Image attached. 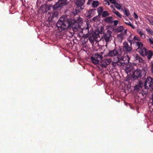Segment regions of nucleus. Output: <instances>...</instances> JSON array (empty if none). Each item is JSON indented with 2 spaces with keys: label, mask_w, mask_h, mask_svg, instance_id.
<instances>
[{
  "label": "nucleus",
  "mask_w": 153,
  "mask_h": 153,
  "mask_svg": "<svg viewBox=\"0 0 153 153\" xmlns=\"http://www.w3.org/2000/svg\"><path fill=\"white\" fill-rule=\"evenodd\" d=\"M125 13L127 16H129L130 14L129 11L126 10H125Z\"/></svg>",
  "instance_id": "nucleus-33"
},
{
  "label": "nucleus",
  "mask_w": 153,
  "mask_h": 153,
  "mask_svg": "<svg viewBox=\"0 0 153 153\" xmlns=\"http://www.w3.org/2000/svg\"><path fill=\"white\" fill-rule=\"evenodd\" d=\"M110 7L113 9V10L114 9V7H113V6L112 5H111L110 6Z\"/></svg>",
  "instance_id": "nucleus-47"
},
{
  "label": "nucleus",
  "mask_w": 153,
  "mask_h": 153,
  "mask_svg": "<svg viewBox=\"0 0 153 153\" xmlns=\"http://www.w3.org/2000/svg\"><path fill=\"white\" fill-rule=\"evenodd\" d=\"M137 32L139 33V34L140 35V36H141V35L143 34V31L140 29L137 30Z\"/></svg>",
  "instance_id": "nucleus-34"
},
{
  "label": "nucleus",
  "mask_w": 153,
  "mask_h": 153,
  "mask_svg": "<svg viewBox=\"0 0 153 153\" xmlns=\"http://www.w3.org/2000/svg\"><path fill=\"white\" fill-rule=\"evenodd\" d=\"M104 4L105 5H110V3L109 2L106 0H105L104 1Z\"/></svg>",
  "instance_id": "nucleus-36"
},
{
  "label": "nucleus",
  "mask_w": 153,
  "mask_h": 153,
  "mask_svg": "<svg viewBox=\"0 0 153 153\" xmlns=\"http://www.w3.org/2000/svg\"><path fill=\"white\" fill-rule=\"evenodd\" d=\"M94 11L93 10H91L85 13V16L87 17L88 18H90L93 16L94 14L93 12Z\"/></svg>",
  "instance_id": "nucleus-17"
},
{
  "label": "nucleus",
  "mask_w": 153,
  "mask_h": 153,
  "mask_svg": "<svg viewBox=\"0 0 153 153\" xmlns=\"http://www.w3.org/2000/svg\"><path fill=\"white\" fill-rule=\"evenodd\" d=\"M103 53L102 52H101V53H97L93 55L91 58L92 62L95 65L98 64L99 62L102 59V55Z\"/></svg>",
  "instance_id": "nucleus-4"
},
{
  "label": "nucleus",
  "mask_w": 153,
  "mask_h": 153,
  "mask_svg": "<svg viewBox=\"0 0 153 153\" xmlns=\"http://www.w3.org/2000/svg\"><path fill=\"white\" fill-rule=\"evenodd\" d=\"M143 87V83L141 81H140L138 85L135 86L134 87V90L138 91L140 88Z\"/></svg>",
  "instance_id": "nucleus-16"
},
{
  "label": "nucleus",
  "mask_w": 153,
  "mask_h": 153,
  "mask_svg": "<svg viewBox=\"0 0 153 153\" xmlns=\"http://www.w3.org/2000/svg\"><path fill=\"white\" fill-rule=\"evenodd\" d=\"M134 57L135 60L138 61L142 63L144 62V60L138 54L135 55L134 56Z\"/></svg>",
  "instance_id": "nucleus-18"
},
{
  "label": "nucleus",
  "mask_w": 153,
  "mask_h": 153,
  "mask_svg": "<svg viewBox=\"0 0 153 153\" xmlns=\"http://www.w3.org/2000/svg\"><path fill=\"white\" fill-rule=\"evenodd\" d=\"M126 30H125L124 32H122V33L118 34L117 35V37L119 38V39L122 40L123 39V35L126 34Z\"/></svg>",
  "instance_id": "nucleus-20"
},
{
  "label": "nucleus",
  "mask_w": 153,
  "mask_h": 153,
  "mask_svg": "<svg viewBox=\"0 0 153 153\" xmlns=\"http://www.w3.org/2000/svg\"><path fill=\"white\" fill-rule=\"evenodd\" d=\"M118 23V21L117 20H115L114 21V24L115 26L117 25Z\"/></svg>",
  "instance_id": "nucleus-38"
},
{
  "label": "nucleus",
  "mask_w": 153,
  "mask_h": 153,
  "mask_svg": "<svg viewBox=\"0 0 153 153\" xmlns=\"http://www.w3.org/2000/svg\"><path fill=\"white\" fill-rule=\"evenodd\" d=\"M103 8L101 7H99L98 8L97 11L99 13H101L103 11Z\"/></svg>",
  "instance_id": "nucleus-28"
},
{
  "label": "nucleus",
  "mask_w": 153,
  "mask_h": 153,
  "mask_svg": "<svg viewBox=\"0 0 153 153\" xmlns=\"http://www.w3.org/2000/svg\"><path fill=\"white\" fill-rule=\"evenodd\" d=\"M104 20L106 22L109 24H111L113 23V19L112 17L109 16L105 18L104 19Z\"/></svg>",
  "instance_id": "nucleus-14"
},
{
  "label": "nucleus",
  "mask_w": 153,
  "mask_h": 153,
  "mask_svg": "<svg viewBox=\"0 0 153 153\" xmlns=\"http://www.w3.org/2000/svg\"><path fill=\"white\" fill-rule=\"evenodd\" d=\"M133 39L134 40H137L138 41H140V39L136 36H134V37Z\"/></svg>",
  "instance_id": "nucleus-35"
},
{
  "label": "nucleus",
  "mask_w": 153,
  "mask_h": 153,
  "mask_svg": "<svg viewBox=\"0 0 153 153\" xmlns=\"http://www.w3.org/2000/svg\"><path fill=\"white\" fill-rule=\"evenodd\" d=\"M142 73V72L141 70L137 69L133 72L132 77L134 79H137L141 76Z\"/></svg>",
  "instance_id": "nucleus-9"
},
{
  "label": "nucleus",
  "mask_w": 153,
  "mask_h": 153,
  "mask_svg": "<svg viewBox=\"0 0 153 153\" xmlns=\"http://www.w3.org/2000/svg\"><path fill=\"white\" fill-rule=\"evenodd\" d=\"M123 30V26H121L114 29V31L116 32H120L122 31Z\"/></svg>",
  "instance_id": "nucleus-21"
},
{
  "label": "nucleus",
  "mask_w": 153,
  "mask_h": 153,
  "mask_svg": "<svg viewBox=\"0 0 153 153\" xmlns=\"http://www.w3.org/2000/svg\"><path fill=\"white\" fill-rule=\"evenodd\" d=\"M111 2V3L115 4L116 1L115 0H109Z\"/></svg>",
  "instance_id": "nucleus-39"
},
{
  "label": "nucleus",
  "mask_w": 153,
  "mask_h": 153,
  "mask_svg": "<svg viewBox=\"0 0 153 153\" xmlns=\"http://www.w3.org/2000/svg\"><path fill=\"white\" fill-rule=\"evenodd\" d=\"M99 32L96 31L92 35V37H91L89 38L90 41L91 42H92L96 38H97L99 37L100 33Z\"/></svg>",
  "instance_id": "nucleus-13"
},
{
  "label": "nucleus",
  "mask_w": 153,
  "mask_h": 153,
  "mask_svg": "<svg viewBox=\"0 0 153 153\" xmlns=\"http://www.w3.org/2000/svg\"><path fill=\"white\" fill-rule=\"evenodd\" d=\"M152 25L153 26V25Z\"/></svg>",
  "instance_id": "nucleus-48"
},
{
  "label": "nucleus",
  "mask_w": 153,
  "mask_h": 153,
  "mask_svg": "<svg viewBox=\"0 0 153 153\" xmlns=\"http://www.w3.org/2000/svg\"><path fill=\"white\" fill-rule=\"evenodd\" d=\"M112 65L114 66H116V65H117V63L113 61L112 62Z\"/></svg>",
  "instance_id": "nucleus-45"
},
{
  "label": "nucleus",
  "mask_w": 153,
  "mask_h": 153,
  "mask_svg": "<svg viewBox=\"0 0 153 153\" xmlns=\"http://www.w3.org/2000/svg\"><path fill=\"white\" fill-rule=\"evenodd\" d=\"M129 44L128 42H125L123 43V50L127 52H130L132 49L131 44L134 43L135 45L136 42L134 40H128Z\"/></svg>",
  "instance_id": "nucleus-5"
},
{
  "label": "nucleus",
  "mask_w": 153,
  "mask_h": 153,
  "mask_svg": "<svg viewBox=\"0 0 153 153\" xmlns=\"http://www.w3.org/2000/svg\"><path fill=\"white\" fill-rule=\"evenodd\" d=\"M146 31L148 33H149L150 34H152L153 33V31L150 29L146 28Z\"/></svg>",
  "instance_id": "nucleus-32"
},
{
  "label": "nucleus",
  "mask_w": 153,
  "mask_h": 153,
  "mask_svg": "<svg viewBox=\"0 0 153 153\" xmlns=\"http://www.w3.org/2000/svg\"><path fill=\"white\" fill-rule=\"evenodd\" d=\"M152 105L153 106V94H152Z\"/></svg>",
  "instance_id": "nucleus-46"
},
{
  "label": "nucleus",
  "mask_w": 153,
  "mask_h": 153,
  "mask_svg": "<svg viewBox=\"0 0 153 153\" xmlns=\"http://www.w3.org/2000/svg\"><path fill=\"white\" fill-rule=\"evenodd\" d=\"M111 32L108 30L106 33L103 36V40H104L107 42H108L110 39V37L111 36Z\"/></svg>",
  "instance_id": "nucleus-12"
},
{
  "label": "nucleus",
  "mask_w": 153,
  "mask_h": 153,
  "mask_svg": "<svg viewBox=\"0 0 153 153\" xmlns=\"http://www.w3.org/2000/svg\"><path fill=\"white\" fill-rule=\"evenodd\" d=\"M82 19L78 17L76 19H70L67 18L66 16L61 17L56 24V26L58 30L61 32L68 27H71L74 31H79L81 28L80 24L82 22Z\"/></svg>",
  "instance_id": "nucleus-1"
},
{
  "label": "nucleus",
  "mask_w": 153,
  "mask_h": 153,
  "mask_svg": "<svg viewBox=\"0 0 153 153\" xmlns=\"http://www.w3.org/2000/svg\"><path fill=\"white\" fill-rule=\"evenodd\" d=\"M99 5V2L97 1H92V5L93 7H96Z\"/></svg>",
  "instance_id": "nucleus-23"
},
{
  "label": "nucleus",
  "mask_w": 153,
  "mask_h": 153,
  "mask_svg": "<svg viewBox=\"0 0 153 153\" xmlns=\"http://www.w3.org/2000/svg\"><path fill=\"white\" fill-rule=\"evenodd\" d=\"M125 23L127 25H128L130 26H131V27H132L134 29V26L131 24V22L129 21H128V22H125Z\"/></svg>",
  "instance_id": "nucleus-29"
},
{
  "label": "nucleus",
  "mask_w": 153,
  "mask_h": 153,
  "mask_svg": "<svg viewBox=\"0 0 153 153\" xmlns=\"http://www.w3.org/2000/svg\"><path fill=\"white\" fill-rule=\"evenodd\" d=\"M151 47L153 48V39L152 38H149V39Z\"/></svg>",
  "instance_id": "nucleus-27"
},
{
  "label": "nucleus",
  "mask_w": 153,
  "mask_h": 153,
  "mask_svg": "<svg viewBox=\"0 0 153 153\" xmlns=\"http://www.w3.org/2000/svg\"><path fill=\"white\" fill-rule=\"evenodd\" d=\"M153 79L150 77H148L144 83H143V86L146 89H148L151 87H153Z\"/></svg>",
  "instance_id": "nucleus-7"
},
{
  "label": "nucleus",
  "mask_w": 153,
  "mask_h": 153,
  "mask_svg": "<svg viewBox=\"0 0 153 153\" xmlns=\"http://www.w3.org/2000/svg\"><path fill=\"white\" fill-rule=\"evenodd\" d=\"M112 60L110 59H107L102 60L100 63V65L102 68H105L111 62Z\"/></svg>",
  "instance_id": "nucleus-10"
},
{
  "label": "nucleus",
  "mask_w": 153,
  "mask_h": 153,
  "mask_svg": "<svg viewBox=\"0 0 153 153\" xmlns=\"http://www.w3.org/2000/svg\"><path fill=\"white\" fill-rule=\"evenodd\" d=\"M146 19L152 25H153V17L149 16L146 18Z\"/></svg>",
  "instance_id": "nucleus-22"
},
{
  "label": "nucleus",
  "mask_w": 153,
  "mask_h": 153,
  "mask_svg": "<svg viewBox=\"0 0 153 153\" xmlns=\"http://www.w3.org/2000/svg\"><path fill=\"white\" fill-rule=\"evenodd\" d=\"M109 15V13L107 11H105L102 12V16L103 17H105Z\"/></svg>",
  "instance_id": "nucleus-26"
},
{
  "label": "nucleus",
  "mask_w": 153,
  "mask_h": 153,
  "mask_svg": "<svg viewBox=\"0 0 153 153\" xmlns=\"http://www.w3.org/2000/svg\"><path fill=\"white\" fill-rule=\"evenodd\" d=\"M141 38H142V39H144L145 38V36L144 34H143V35H141L140 36Z\"/></svg>",
  "instance_id": "nucleus-44"
},
{
  "label": "nucleus",
  "mask_w": 153,
  "mask_h": 153,
  "mask_svg": "<svg viewBox=\"0 0 153 153\" xmlns=\"http://www.w3.org/2000/svg\"><path fill=\"white\" fill-rule=\"evenodd\" d=\"M99 32L100 33H104V27H101Z\"/></svg>",
  "instance_id": "nucleus-30"
},
{
  "label": "nucleus",
  "mask_w": 153,
  "mask_h": 153,
  "mask_svg": "<svg viewBox=\"0 0 153 153\" xmlns=\"http://www.w3.org/2000/svg\"><path fill=\"white\" fill-rule=\"evenodd\" d=\"M135 45L138 47L137 51L140 54L143 56H145L147 51L146 49L143 47L142 43L140 42H136Z\"/></svg>",
  "instance_id": "nucleus-3"
},
{
  "label": "nucleus",
  "mask_w": 153,
  "mask_h": 153,
  "mask_svg": "<svg viewBox=\"0 0 153 153\" xmlns=\"http://www.w3.org/2000/svg\"><path fill=\"white\" fill-rule=\"evenodd\" d=\"M97 18V16H95L92 19V20L94 22L97 21L98 20Z\"/></svg>",
  "instance_id": "nucleus-37"
},
{
  "label": "nucleus",
  "mask_w": 153,
  "mask_h": 153,
  "mask_svg": "<svg viewBox=\"0 0 153 153\" xmlns=\"http://www.w3.org/2000/svg\"><path fill=\"white\" fill-rule=\"evenodd\" d=\"M122 52L120 49L115 48L112 51H110L108 53V55L110 56H121Z\"/></svg>",
  "instance_id": "nucleus-8"
},
{
  "label": "nucleus",
  "mask_w": 153,
  "mask_h": 153,
  "mask_svg": "<svg viewBox=\"0 0 153 153\" xmlns=\"http://www.w3.org/2000/svg\"><path fill=\"white\" fill-rule=\"evenodd\" d=\"M113 62L117 63V65L122 66L128 62V57L126 56L121 57L117 56L116 58H114Z\"/></svg>",
  "instance_id": "nucleus-2"
},
{
  "label": "nucleus",
  "mask_w": 153,
  "mask_h": 153,
  "mask_svg": "<svg viewBox=\"0 0 153 153\" xmlns=\"http://www.w3.org/2000/svg\"><path fill=\"white\" fill-rule=\"evenodd\" d=\"M67 0H58V2L53 6V8L54 10H56L58 8L61 7L63 5L67 4Z\"/></svg>",
  "instance_id": "nucleus-6"
},
{
  "label": "nucleus",
  "mask_w": 153,
  "mask_h": 153,
  "mask_svg": "<svg viewBox=\"0 0 153 153\" xmlns=\"http://www.w3.org/2000/svg\"><path fill=\"white\" fill-rule=\"evenodd\" d=\"M131 66L126 67L125 69L126 72L128 74L131 71Z\"/></svg>",
  "instance_id": "nucleus-25"
},
{
  "label": "nucleus",
  "mask_w": 153,
  "mask_h": 153,
  "mask_svg": "<svg viewBox=\"0 0 153 153\" xmlns=\"http://www.w3.org/2000/svg\"><path fill=\"white\" fill-rule=\"evenodd\" d=\"M112 12L116 15L117 16L121 18V15L120 13L118 11H116L115 9L114 8V9L112 10Z\"/></svg>",
  "instance_id": "nucleus-24"
},
{
  "label": "nucleus",
  "mask_w": 153,
  "mask_h": 153,
  "mask_svg": "<svg viewBox=\"0 0 153 153\" xmlns=\"http://www.w3.org/2000/svg\"><path fill=\"white\" fill-rule=\"evenodd\" d=\"M153 55V52L151 51H147L146 52V55L148 59H150Z\"/></svg>",
  "instance_id": "nucleus-19"
},
{
  "label": "nucleus",
  "mask_w": 153,
  "mask_h": 153,
  "mask_svg": "<svg viewBox=\"0 0 153 153\" xmlns=\"http://www.w3.org/2000/svg\"><path fill=\"white\" fill-rule=\"evenodd\" d=\"M75 3L77 6L80 7L85 3V0H77Z\"/></svg>",
  "instance_id": "nucleus-15"
},
{
  "label": "nucleus",
  "mask_w": 153,
  "mask_h": 153,
  "mask_svg": "<svg viewBox=\"0 0 153 153\" xmlns=\"http://www.w3.org/2000/svg\"><path fill=\"white\" fill-rule=\"evenodd\" d=\"M89 27L88 26L86 28L82 29L81 31H80V32L83 33L84 37V38L88 37L89 35H90V32L89 31Z\"/></svg>",
  "instance_id": "nucleus-11"
},
{
  "label": "nucleus",
  "mask_w": 153,
  "mask_h": 153,
  "mask_svg": "<svg viewBox=\"0 0 153 153\" xmlns=\"http://www.w3.org/2000/svg\"><path fill=\"white\" fill-rule=\"evenodd\" d=\"M92 2V0H88L87 4H88L89 5Z\"/></svg>",
  "instance_id": "nucleus-43"
},
{
  "label": "nucleus",
  "mask_w": 153,
  "mask_h": 153,
  "mask_svg": "<svg viewBox=\"0 0 153 153\" xmlns=\"http://www.w3.org/2000/svg\"><path fill=\"white\" fill-rule=\"evenodd\" d=\"M151 70L152 72L153 73V60H152V62Z\"/></svg>",
  "instance_id": "nucleus-42"
},
{
  "label": "nucleus",
  "mask_w": 153,
  "mask_h": 153,
  "mask_svg": "<svg viewBox=\"0 0 153 153\" xmlns=\"http://www.w3.org/2000/svg\"><path fill=\"white\" fill-rule=\"evenodd\" d=\"M115 7L118 10H120L121 8V5L120 4H118V3H116L115 4Z\"/></svg>",
  "instance_id": "nucleus-31"
},
{
  "label": "nucleus",
  "mask_w": 153,
  "mask_h": 153,
  "mask_svg": "<svg viewBox=\"0 0 153 153\" xmlns=\"http://www.w3.org/2000/svg\"><path fill=\"white\" fill-rule=\"evenodd\" d=\"M58 15L57 12H55L53 13V17L56 16Z\"/></svg>",
  "instance_id": "nucleus-41"
},
{
  "label": "nucleus",
  "mask_w": 153,
  "mask_h": 153,
  "mask_svg": "<svg viewBox=\"0 0 153 153\" xmlns=\"http://www.w3.org/2000/svg\"><path fill=\"white\" fill-rule=\"evenodd\" d=\"M134 17L136 19H138V16L135 13H134Z\"/></svg>",
  "instance_id": "nucleus-40"
}]
</instances>
